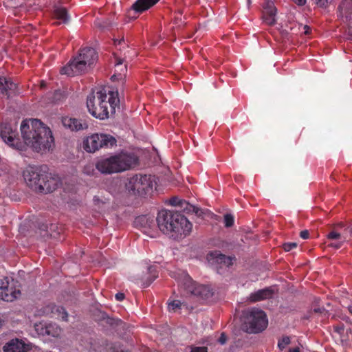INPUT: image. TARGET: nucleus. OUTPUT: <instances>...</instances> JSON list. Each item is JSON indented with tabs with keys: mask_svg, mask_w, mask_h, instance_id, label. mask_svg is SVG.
<instances>
[{
	"mask_svg": "<svg viewBox=\"0 0 352 352\" xmlns=\"http://www.w3.org/2000/svg\"><path fill=\"white\" fill-rule=\"evenodd\" d=\"M182 303L179 300H175L168 303V309L175 311L177 309H180Z\"/></svg>",
	"mask_w": 352,
	"mask_h": 352,
	"instance_id": "31",
	"label": "nucleus"
},
{
	"mask_svg": "<svg viewBox=\"0 0 352 352\" xmlns=\"http://www.w3.org/2000/svg\"><path fill=\"white\" fill-rule=\"evenodd\" d=\"M298 6H303L305 4L307 0H292Z\"/></svg>",
	"mask_w": 352,
	"mask_h": 352,
	"instance_id": "42",
	"label": "nucleus"
},
{
	"mask_svg": "<svg viewBox=\"0 0 352 352\" xmlns=\"http://www.w3.org/2000/svg\"><path fill=\"white\" fill-rule=\"evenodd\" d=\"M115 298L118 301H122L124 298V294L123 293H117Z\"/></svg>",
	"mask_w": 352,
	"mask_h": 352,
	"instance_id": "41",
	"label": "nucleus"
},
{
	"mask_svg": "<svg viewBox=\"0 0 352 352\" xmlns=\"http://www.w3.org/2000/svg\"><path fill=\"white\" fill-rule=\"evenodd\" d=\"M116 140L111 135L94 133L83 140L82 147L88 153H94L101 148H111L116 145Z\"/></svg>",
	"mask_w": 352,
	"mask_h": 352,
	"instance_id": "8",
	"label": "nucleus"
},
{
	"mask_svg": "<svg viewBox=\"0 0 352 352\" xmlns=\"http://www.w3.org/2000/svg\"><path fill=\"white\" fill-rule=\"evenodd\" d=\"M349 234L350 235H352V228L347 227L345 230L343 235H341L340 233L336 232V231H331L329 232L327 235L328 239L330 240H342L344 237L346 238V235Z\"/></svg>",
	"mask_w": 352,
	"mask_h": 352,
	"instance_id": "25",
	"label": "nucleus"
},
{
	"mask_svg": "<svg viewBox=\"0 0 352 352\" xmlns=\"http://www.w3.org/2000/svg\"><path fill=\"white\" fill-rule=\"evenodd\" d=\"M288 352H300V350H299V348H298V347L292 348V349H289Z\"/></svg>",
	"mask_w": 352,
	"mask_h": 352,
	"instance_id": "44",
	"label": "nucleus"
},
{
	"mask_svg": "<svg viewBox=\"0 0 352 352\" xmlns=\"http://www.w3.org/2000/svg\"><path fill=\"white\" fill-rule=\"evenodd\" d=\"M23 175L27 185L36 192H52L60 184L57 175L48 173L47 166H28Z\"/></svg>",
	"mask_w": 352,
	"mask_h": 352,
	"instance_id": "3",
	"label": "nucleus"
},
{
	"mask_svg": "<svg viewBox=\"0 0 352 352\" xmlns=\"http://www.w3.org/2000/svg\"><path fill=\"white\" fill-rule=\"evenodd\" d=\"M85 172L87 174H89V172H88V171L87 170V167H85Z\"/></svg>",
	"mask_w": 352,
	"mask_h": 352,
	"instance_id": "49",
	"label": "nucleus"
},
{
	"mask_svg": "<svg viewBox=\"0 0 352 352\" xmlns=\"http://www.w3.org/2000/svg\"><path fill=\"white\" fill-rule=\"evenodd\" d=\"M345 240H346V237H344L342 240L338 241V242L331 243L329 244V246L333 247L336 249H338L342 245V244L345 241Z\"/></svg>",
	"mask_w": 352,
	"mask_h": 352,
	"instance_id": "35",
	"label": "nucleus"
},
{
	"mask_svg": "<svg viewBox=\"0 0 352 352\" xmlns=\"http://www.w3.org/2000/svg\"><path fill=\"white\" fill-rule=\"evenodd\" d=\"M190 352H208V349L205 346H195L191 349Z\"/></svg>",
	"mask_w": 352,
	"mask_h": 352,
	"instance_id": "36",
	"label": "nucleus"
},
{
	"mask_svg": "<svg viewBox=\"0 0 352 352\" xmlns=\"http://www.w3.org/2000/svg\"><path fill=\"white\" fill-rule=\"evenodd\" d=\"M148 271L151 274V277L149 278L148 281L144 283L143 286L144 287H148L157 277V273L155 267H148Z\"/></svg>",
	"mask_w": 352,
	"mask_h": 352,
	"instance_id": "28",
	"label": "nucleus"
},
{
	"mask_svg": "<svg viewBox=\"0 0 352 352\" xmlns=\"http://www.w3.org/2000/svg\"><path fill=\"white\" fill-rule=\"evenodd\" d=\"M277 10L274 6V1L267 0L263 5V18L265 23L267 25H272L276 21Z\"/></svg>",
	"mask_w": 352,
	"mask_h": 352,
	"instance_id": "15",
	"label": "nucleus"
},
{
	"mask_svg": "<svg viewBox=\"0 0 352 352\" xmlns=\"http://www.w3.org/2000/svg\"><path fill=\"white\" fill-rule=\"evenodd\" d=\"M170 202H171V204L173 205V206H182L184 204H186L187 205V208L186 209H188L189 210H190L191 208H193V210L195 209L194 206H192V205H189L187 203H186L185 201H183L182 200H179V199H177V197H174L171 200H170Z\"/></svg>",
	"mask_w": 352,
	"mask_h": 352,
	"instance_id": "30",
	"label": "nucleus"
},
{
	"mask_svg": "<svg viewBox=\"0 0 352 352\" xmlns=\"http://www.w3.org/2000/svg\"><path fill=\"white\" fill-rule=\"evenodd\" d=\"M315 3L320 8H326L331 3L332 0H314Z\"/></svg>",
	"mask_w": 352,
	"mask_h": 352,
	"instance_id": "33",
	"label": "nucleus"
},
{
	"mask_svg": "<svg viewBox=\"0 0 352 352\" xmlns=\"http://www.w3.org/2000/svg\"><path fill=\"white\" fill-rule=\"evenodd\" d=\"M97 59L98 55L94 48H82L78 56L61 69L60 73L71 76L81 74L87 72L88 67L95 63Z\"/></svg>",
	"mask_w": 352,
	"mask_h": 352,
	"instance_id": "6",
	"label": "nucleus"
},
{
	"mask_svg": "<svg viewBox=\"0 0 352 352\" xmlns=\"http://www.w3.org/2000/svg\"><path fill=\"white\" fill-rule=\"evenodd\" d=\"M226 341H227V336H226V334L224 333H222L219 337V338L218 339V342L221 344V345H223L226 343Z\"/></svg>",
	"mask_w": 352,
	"mask_h": 352,
	"instance_id": "38",
	"label": "nucleus"
},
{
	"mask_svg": "<svg viewBox=\"0 0 352 352\" xmlns=\"http://www.w3.org/2000/svg\"><path fill=\"white\" fill-rule=\"evenodd\" d=\"M314 312L317 313V312H321L322 311V309L320 308H317V309H314ZM322 311H324V309H322Z\"/></svg>",
	"mask_w": 352,
	"mask_h": 352,
	"instance_id": "45",
	"label": "nucleus"
},
{
	"mask_svg": "<svg viewBox=\"0 0 352 352\" xmlns=\"http://www.w3.org/2000/svg\"><path fill=\"white\" fill-rule=\"evenodd\" d=\"M21 132L25 144L38 153L49 151L54 146L52 131L39 120H23Z\"/></svg>",
	"mask_w": 352,
	"mask_h": 352,
	"instance_id": "1",
	"label": "nucleus"
},
{
	"mask_svg": "<svg viewBox=\"0 0 352 352\" xmlns=\"http://www.w3.org/2000/svg\"><path fill=\"white\" fill-rule=\"evenodd\" d=\"M305 29H307V30H305V32L306 34H307V33H308L307 30L309 29V27H308V26H307V25H305Z\"/></svg>",
	"mask_w": 352,
	"mask_h": 352,
	"instance_id": "47",
	"label": "nucleus"
},
{
	"mask_svg": "<svg viewBox=\"0 0 352 352\" xmlns=\"http://www.w3.org/2000/svg\"><path fill=\"white\" fill-rule=\"evenodd\" d=\"M62 124L64 127L72 131H79L87 128V124L85 122H82L78 119L69 117H63Z\"/></svg>",
	"mask_w": 352,
	"mask_h": 352,
	"instance_id": "17",
	"label": "nucleus"
},
{
	"mask_svg": "<svg viewBox=\"0 0 352 352\" xmlns=\"http://www.w3.org/2000/svg\"><path fill=\"white\" fill-rule=\"evenodd\" d=\"M309 235V232L307 230L301 231L300 233V237L304 239H308Z\"/></svg>",
	"mask_w": 352,
	"mask_h": 352,
	"instance_id": "40",
	"label": "nucleus"
},
{
	"mask_svg": "<svg viewBox=\"0 0 352 352\" xmlns=\"http://www.w3.org/2000/svg\"><path fill=\"white\" fill-rule=\"evenodd\" d=\"M16 127L12 126L9 123H2L0 124V137L3 141L9 146L19 151L24 149V144L16 138Z\"/></svg>",
	"mask_w": 352,
	"mask_h": 352,
	"instance_id": "10",
	"label": "nucleus"
},
{
	"mask_svg": "<svg viewBox=\"0 0 352 352\" xmlns=\"http://www.w3.org/2000/svg\"><path fill=\"white\" fill-rule=\"evenodd\" d=\"M16 85L10 78L0 77V97H12L15 94Z\"/></svg>",
	"mask_w": 352,
	"mask_h": 352,
	"instance_id": "16",
	"label": "nucleus"
},
{
	"mask_svg": "<svg viewBox=\"0 0 352 352\" xmlns=\"http://www.w3.org/2000/svg\"><path fill=\"white\" fill-rule=\"evenodd\" d=\"M334 330L338 333L342 334L344 332V325L343 324H340V325L335 326L334 327Z\"/></svg>",
	"mask_w": 352,
	"mask_h": 352,
	"instance_id": "39",
	"label": "nucleus"
},
{
	"mask_svg": "<svg viewBox=\"0 0 352 352\" xmlns=\"http://www.w3.org/2000/svg\"><path fill=\"white\" fill-rule=\"evenodd\" d=\"M20 294V290L10 286L7 278L0 280V300L12 302L16 299Z\"/></svg>",
	"mask_w": 352,
	"mask_h": 352,
	"instance_id": "13",
	"label": "nucleus"
},
{
	"mask_svg": "<svg viewBox=\"0 0 352 352\" xmlns=\"http://www.w3.org/2000/svg\"><path fill=\"white\" fill-rule=\"evenodd\" d=\"M60 91H56L55 92V96H58V95H60Z\"/></svg>",
	"mask_w": 352,
	"mask_h": 352,
	"instance_id": "48",
	"label": "nucleus"
},
{
	"mask_svg": "<svg viewBox=\"0 0 352 352\" xmlns=\"http://www.w3.org/2000/svg\"><path fill=\"white\" fill-rule=\"evenodd\" d=\"M159 229L174 239H183L192 231V224L179 212L168 210H160L156 218Z\"/></svg>",
	"mask_w": 352,
	"mask_h": 352,
	"instance_id": "2",
	"label": "nucleus"
},
{
	"mask_svg": "<svg viewBox=\"0 0 352 352\" xmlns=\"http://www.w3.org/2000/svg\"><path fill=\"white\" fill-rule=\"evenodd\" d=\"M52 311H56L58 314V317L62 320H67L68 314L63 307L55 306L53 307Z\"/></svg>",
	"mask_w": 352,
	"mask_h": 352,
	"instance_id": "27",
	"label": "nucleus"
},
{
	"mask_svg": "<svg viewBox=\"0 0 352 352\" xmlns=\"http://www.w3.org/2000/svg\"><path fill=\"white\" fill-rule=\"evenodd\" d=\"M122 42H124V38H121V39H116V40H114V43H115L116 45H121V43H122Z\"/></svg>",
	"mask_w": 352,
	"mask_h": 352,
	"instance_id": "43",
	"label": "nucleus"
},
{
	"mask_svg": "<svg viewBox=\"0 0 352 352\" xmlns=\"http://www.w3.org/2000/svg\"><path fill=\"white\" fill-rule=\"evenodd\" d=\"M31 349L30 343L19 338L11 339L3 346V352H28Z\"/></svg>",
	"mask_w": 352,
	"mask_h": 352,
	"instance_id": "14",
	"label": "nucleus"
},
{
	"mask_svg": "<svg viewBox=\"0 0 352 352\" xmlns=\"http://www.w3.org/2000/svg\"><path fill=\"white\" fill-rule=\"evenodd\" d=\"M156 185L155 176L135 175L129 178L126 187L129 191L137 192L140 195H146L156 189Z\"/></svg>",
	"mask_w": 352,
	"mask_h": 352,
	"instance_id": "7",
	"label": "nucleus"
},
{
	"mask_svg": "<svg viewBox=\"0 0 352 352\" xmlns=\"http://www.w3.org/2000/svg\"><path fill=\"white\" fill-rule=\"evenodd\" d=\"M297 247L296 243H286L283 245V248L286 252H289Z\"/></svg>",
	"mask_w": 352,
	"mask_h": 352,
	"instance_id": "34",
	"label": "nucleus"
},
{
	"mask_svg": "<svg viewBox=\"0 0 352 352\" xmlns=\"http://www.w3.org/2000/svg\"><path fill=\"white\" fill-rule=\"evenodd\" d=\"M273 296L272 290L270 288H265L259 289L254 293H252L250 295L249 300L251 302H256L265 299L272 298Z\"/></svg>",
	"mask_w": 352,
	"mask_h": 352,
	"instance_id": "19",
	"label": "nucleus"
},
{
	"mask_svg": "<svg viewBox=\"0 0 352 352\" xmlns=\"http://www.w3.org/2000/svg\"><path fill=\"white\" fill-rule=\"evenodd\" d=\"M267 316L263 311L256 308L247 311L244 324L248 333L261 332L267 327Z\"/></svg>",
	"mask_w": 352,
	"mask_h": 352,
	"instance_id": "9",
	"label": "nucleus"
},
{
	"mask_svg": "<svg viewBox=\"0 0 352 352\" xmlns=\"http://www.w3.org/2000/svg\"><path fill=\"white\" fill-rule=\"evenodd\" d=\"M115 66L116 73L111 76V80L122 79L126 75V66L122 65V60L121 59L118 60Z\"/></svg>",
	"mask_w": 352,
	"mask_h": 352,
	"instance_id": "22",
	"label": "nucleus"
},
{
	"mask_svg": "<svg viewBox=\"0 0 352 352\" xmlns=\"http://www.w3.org/2000/svg\"><path fill=\"white\" fill-rule=\"evenodd\" d=\"M338 16L352 18V0H344L338 7Z\"/></svg>",
	"mask_w": 352,
	"mask_h": 352,
	"instance_id": "20",
	"label": "nucleus"
},
{
	"mask_svg": "<svg viewBox=\"0 0 352 352\" xmlns=\"http://www.w3.org/2000/svg\"><path fill=\"white\" fill-rule=\"evenodd\" d=\"M290 343V338L288 336L283 337L281 339L278 340V347L283 350L284 349L288 344Z\"/></svg>",
	"mask_w": 352,
	"mask_h": 352,
	"instance_id": "29",
	"label": "nucleus"
},
{
	"mask_svg": "<svg viewBox=\"0 0 352 352\" xmlns=\"http://www.w3.org/2000/svg\"><path fill=\"white\" fill-rule=\"evenodd\" d=\"M208 260L215 266L217 272L221 274L232 265L233 258L227 256L219 251H214L208 254Z\"/></svg>",
	"mask_w": 352,
	"mask_h": 352,
	"instance_id": "12",
	"label": "nucleus"
},
{
	"mask_svg": "<svg viewBox=\"0 0 352 352\" xmlns=\"http://www.w3.org/2000/svg\"><path fill=\"white\" fill-rule=\"evenodd\" d=\"M182 13H177L175 16V22L177 25H180L183 23Z\"/></svg>",
	"mask_w": 352,
	"mask_h": 352,
	"instance_id": "37",
	"label": "nucleus"
},
{
	"mask_svg": "<svg viewBox=\"0 0 352 352\" xmlns=\"http://www.w3.org/2000/svg\"><path fill=\"white\" fill-rule=\"evenodd\" d=\"M348 309H349V312L352 314V304L349 305Z\"/></svg>",
	"mask_w": 352,
	"mask_h": 352,
	"instance_id": "46",
	"label": "nucleus"
},
{
	"mask_svg": "<svg viewBox=\"0 0 352 352\" xmlns=\"http://www.w3.org/2000/svg\"><path fill=\"white\" fill-rule=\"evenodd\" d=\"M135 223L140 225L144 230L147 228L152 229L155 226L153 217L145 215L137 217L135 220ZM144 232H146V230H144Z\"/></svg>",
	"mask_w": 352,
	"mask_h": 352,
	"instance_id": "21",
	"label": "nucleus"
},
{
	"mask_svg": "<svg viewBox=\"0 0 352 352\" xmlns=\"http://www.w3.org/2000/svg\"><path fill=\"white\" fill-rule=\"evenodd\" d=\"M183 275L184 279L182 285L188 292L202 298H207L212 295L209 287L204 285L197 284L189 275L186 273H183Z\"/></svg>",
	"mask_w": 352,
	"mask_h": 352,
	"instance_id": "11",
	"label": "nucleus"
},
{
	"mask_svg": "<svg viewBox=\"0 0 352 352\" xmlns=\"http://www.w3.org/2000/svg\"><path fill=\"white\" fill-rule=\"evenodd\" d=\"M160 0H137L131 6V10L136 13H142L154 5Z\"/></svg>",
	"mask_w": 352,
	"mask_h": 352,
	"instance_id": "18",
	"label": "nucleus"
},
{
	"mask_svg": "<svg viewBox=\"0 0 352 352\" xmlns=\"http://www.w3.org/2000/svg\"><path fill=\"white\" fill-rule=\"evenodd\" d=\"M94 204L95 206V209L97 210L99 212H104L109 206V203L107 199H101L98 196H95L94 197Z\"/></svg>",
	"mask_w": 352,
	"mask_h": 352,
	"instance_id": "24",
	"label": "nucleus"
},
{
	"mask_svg": "<svg viewBox=\"0 0 352 352\" xmlns=\"http://www.w3.org/2000/svg\"><path fill=\"white\" fill-rule=\"evenodd\" d=\"M224 223L226 227H231L234 223V217L230 214L224 216Z\"/></svg>",
	"mask_w": 352,
	"mask_h": 352,
	"instance_id": "32",
	"label": "nucleus"
},
{
	"mask_svg": "<svg viewBox=\"0 0 352 352\" xmlns=\"http://www.w3.org/2000/svg\"><path fill=\"white\" fill-rule=\"evenodd\" d=\"M45 333L52 337H58L61 332L60 328L54 323H49L45 326Z\"/></svg>",
	"mask_w": 352,
	"mask_h": 352,
	"instance_id": "26",
	"label": "nucleus"
},
{
	"mask_svg": "<svg viewBox=\"0 0 352 352\" xmlns=\"http://www.w3.org/2000/svg\"><path fill=\"white\" fill-rule=\"evenodd\" d=\"M137 162L138 159L134 154L121 152L100 160L96 167L102 173L112 174L129 170L135 166Z\"/></svg>",
	"mask_w": 352,
	"mask_h": 352,
	"instance_id": "5",
	"label": "nucleus"
},
{
	"mask_svg": "<svg viewBox=\"0 0 352 352\" xmlns=\"http://www.w3.org/2000/svg\"><path fill=\"white\" fill-rule=\"evenodd\" d=\"M54 14L55 18L58 20V23H66L69 21V17L65 8L56 7Z\"/></svg>",
	"mask_w": 352,
	"mask_h": 352,
	"instance_id": "23",
	"label": "nucleus"
},
{
	"mask_svg": "<svg viewBox=\"0 0 352 352\" xmlns=\"http://www.w3.org/2000/svg\"><path fill=\"white\" fill-rule=\"evenodd\" d=\"M107 91L102 89L96 92V95L90 94L87 96V107L89 112L95 118L100 120H104L109 117L108 105L110 107V111L115 113L116 108L118 106L120 100L118 98V90Z\"/></svg>",
	"mask_w": 352,
	"mask_h": 352,
	"instance_id": "4",
	"label": "nucleus"
}]
</instances>
